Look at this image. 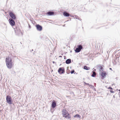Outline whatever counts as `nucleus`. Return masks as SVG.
I'll list each match as a JSON object with an SVG mask.
<instances>
[{
	"label": "nucleus",
	"instance_id": "obj_26",
	"mask_svg": "<svg viewBox=\"0 0 120 120\" xmlns=\"http://www.w3.org/2000/svg\"><path fill=\"white\" fill-rule=\"evenodd\" d=\"M85 84H86L87 85H89V86H90V85L89 84V83H85Z\"/></svg>",
	"mask_w": 120,
	"mask_h": 120
},
{
	"label": "nucleus",
	"instance_id": "obj_34",
	"mask_svg": "<svg viewBox=\"0 0 120 120\" xmlns=\"http://www.w3.org/2000/svg\"><path fill=\"white\" fill-rule=\"evenodd\" d=\"M53 62L54 63V62Z\"/></svg>",
	"mask_w": 120,
	"mask_h": 120
},
{
	"label": "nucleus",
	"instance_id": "obj_37",
	"mask_svg": "<svg viewBox=\"0 0 120 120\" xmlns=\"http://www.w3.org/2000/svg\"><path fill=\"white\" fill-rule=\"evenodd\" d=\"M8 0H7V1Z\"/></svg>",
	"mask_w": 120,
	"mask_h": 120
},
{
	"label": "nucleus",
	"instance_id": "obj_28",
	"mask_svg": "<svg viewBox=\"0 0 120 120\" xmlns=\"http://www.w3.org/2000/svg\"><path fill=\"white\" fill-rule=\"evenodd\" d=\"M89 91V93H90V92H91V91L90 90H88Z\"/></svg>",
	"mask_w": 120,
	"mask_h": 120
},
{
	"label": "nucleus",
	"instance_id": "obj_8",
	"mask_svg": "<svg viewBox=\"0 0 120 120\" xmlns=\"http://www.w3.org/2000/svg\"><path fill=\"white\" fill-rule=\"evenodd\" d=\"M37 30L39 31H41L42 30V27L39 24L37 25L36 26Z\"/></svg>",
	"mask_w": 120,
	"mask_h": 120
},
{
	"label": "nucleus",
	"instance_id": "obj_3",
	"mask_svg": "<svg viewBox=\"0 0 120 120\" xmlns=\"http://www.w3.org/2000/svg\"><path fill=\"white\" fill-rule=\"evenodd\" d=\"M6 100L7 102L9 104H12V99L11 97L7 95L6 98Z\"/></svg>",
	"mask_w": 120,
	"mask_h": 120
},
{
	"label": "nucleus",
	"instance_id": "obj_17",
	"mask_svg": "<svg viewBox=\"0 0 120 120\" xmlns=\"http://www.w3.org/2000/svg\"><path fill=\"white\" fill-rule=\"evenodd\" d=\"M84 69L86 70H88L90 69V68L89 67H87L86 66H84Z\"/></svg>",
	"mask_w": 120,
	"mask_h": 120
},
{
	"label": "nucleus",
	"instance_id": "obj_10",
	"mask_svg": "<svg viewBox=\"0 0 120 120\" xmlns=\"http://www.w3.org/2000/svg\"><path fill=\"white\" fill-rule=\"evenodd\" d=\"M56 105V104L54 100H53L52 102L51 107L52 108H54Z\"/></svg>",
	"mask_w": 120,
	"mask_h": 120
},
{
	"label": "nucleus",
	"instance_id": "obj_22",
	"mask_svg": "<svg viewBox=\"0 0 120 120\" xmlns=\"http://www.w3.org/2000/svg\"><path fill=\"white\" fill-rule=\"evenodd\" d=\"M110 92L112 93H114V92L113 90H110Z\"/></svg>",
	"mask_w": 120,
	"mask_h": 120
},
{
	"label": "nucleus",
	"instance_id": "obj_1",
	"mask_svg": "<svg viewBox=\"0 0 120 120\" xmlns=\"http://www.w3.org/2000/svg\"><path fill=\"white\" fill-rule=\"evenodd\" d=\"M6 62L7 67L9 69H11L12 67V62L11 58L9 57L6 58Z\"/></svg>",
	"mask_w": 120,
	"mask_h": 120
},
{
	"label": "nucleus",
	"instance_id": "obj_25",
	"mask_svg": "<svg viewBox=\"0 0 120 120\" xmlns=\"http://www.w3.org/2000/svg\"><path fill=\"white\" fill-rule=\"evenodd\" d=\"M119 97H120V90H119Z\"/></svg>",
	"mask_w": 120,
	"mask_h": 120
},
{
	"label": "nucleus",
	"instance_id": "obj_5",
	"mask_svg": "<svg viewBox=\"0 0 120 120\" xmlns=\"http://www.w3.org/2000/svg\"><path fill=\"white\" fill-rule=\"evenodd\" d=\"M9 15L10 17L12 19H16V16L11 11L9 12Z\"/></svg>",
	"mask_w": 120,
	"mask_h": 120
},
{
	"label": "nucleus",
	"instance_id": "obj_18",
	"mask_svg": "<svg viewBox=\"0 0 120 120\" xmlns=\"http://www.w3.org/2000/svg\"><path fill=\"white\" fill-rule=\"evenodd\" d=\"M93 74L91 75V76L93 77H95L96 75V72L93 71Z\"/></svg>",
	"mask_w": 120,
	"mask_h": 120
},
{
	"label": "nucleus",
	"instance_id": "obj_36",
	"mask_svg": "<svg viewBox=\"0 0 120 120\" xmlns=\"http://www.w3.org/2000/svg\"><path fill=\"white\" fill-rule=\"evenodd\" d=\"M94 89H95H95H94Z\"/></svg>",
	"mask_w": 120,
	"mask_h": 120
},
{
	"label": "nucleus",
	"instance_id": "obj_12",
	"mask_svg": "<svg viewBox=\"0 0 120 120\" xmlns=\"http://www.w3.org/2000/svg\"><path fill=\"white\" fill-rule=\"evenodd\" d=\"M63 15L65 16L68 17L70 16V14L69 13L66 11L63 12Z\"/></svg>",
	"mask_w": 120,
	"mask_h": 120
},
{
	"label": "nucleus",
	"instance_id": "obj_19",
	"mask_svg": "<svg viewBox=\"0 0 120 120\" xmlns=\"http://www.w3.org/2000/svg\"><path fill=\"white\" fill-rule=\"evenodd\" d=\"M70 93L71 94V95L72 96L74 97V96L75 95L74 94V93L72 91H70Z\"/></svg>",
	"mask_w": 120,
	"mask_h": 120
},
{
	"label": "nucleus",
	"instance_id": "obj_4",
	"mask_svg": "<svg viewBox=\"0 0 120 120\" xmlns=\"http://www.w3.org/2000/svg\"><path fill=\"white\" fill-rule=\"evenodd\" d=\"M82 48L83 47L82 45H77V47L75 50V51L76 52H79Z\"/></svg>",
	"mask_w": 120,
	"mask_h": 120
},
{
	"label": "nucleus",
	"instance_id": "obj_20",
	"mask_svg": "<svg viewBox=\"0 0 120 120\" xmlns=\"http://www.w3.org/2000/svg\"><path fill=\"white\" fill-rule=\"evenodd\" d=\"M89 86V87H90V88H94V86H92V85H90Z\"/></svg>",
	"mask_w": 120,
	"mask_h": 120
},
{
	"label": "nucleus",
	"instance_id": "obj_16",
	"mask_svg": "<svg viewBox=\"0 0 120 120\" xmlns=\"http://www.w3.org/2000/svg\"><path fill=\"white\" fill-rule=\"evenodd\" d=\"M74 118L80 119L81 118L80 116L78 114H76L74 116Z\"/></svg>",
	"mask_w": 120,
	"mask_h": 120
},
{
	"label": "nucleus",
	"instance_id": "obj_29",
	"mask_svg": "<svg viewBox=\"0 0 120 120\" xmlns=\"http://www.w3.org/2000/svg\"><path fill=\"white\" fill-rule=\"evenodd\" d=\"M59 57H62V56H59Z\"/></svg>",
	"mask_w": 120,
	"mask_h": 120
},
{
	"label": "nucleus",
	"instance_id": "obj_13",
	"mask_svg": "<svg viewBox=\"0 0 120 120\" xmlns=\"http://www.w3.org/2000/svg\"><path fill=\"white\" fill-rule=\"evenodd\" d=\"M71 60L70 59H67L66 60L65 63L67 64H69L71 63Z\"/></svg>",
	"mask_w": 120,
	"mask_h": 120
},
{
	"label": "nucleus",
	"instance_id": "obj_6",
	"mask_svg": "<svg viewBox=\"0 0 120 120\" xmlns=\"http://www.w3.org/2000/svg\"><path fill=\"white\" fill-rule=\"evenodd\" d=\"M9 22L10 25L12 26H14L15 24V22L14 19L10 18L9 19Z\"/></svg>",
	"mask_w": 120,
	"mask_h": 120
},
{
	"label": "nucleus",
	"instance_id": "obj_21",
	"mask_svg": "<svg viewBox=\"0 0 120 120\" xmlns=\"http://www.w3.org/2000/svg\"><path fill=\"white\" fill-rule=\"evenodd\" d=\"M74 71H74V70H73L71 71L70 72L71 74H72L74 72Z\"/></svg>",
	"mask_w": 120,
	"mask_h": 120
},
{
	"label": "nucleus",
	"instance_id": "obj_23",
	"mask_svg": "<svg viewBox=\"0 0 120 120\" xmlns=\"http://www.w3.org/2000/svg\"><path fill=\"white\" fill-rule=\"evenodd\" d=\"M21 31H20V30H19V34H20V33H21Z\"/></svg>",
	"mask_w": 120,
	"mask_h": 120
},
{
	"label": "nucleus",
	"instance_id": "obj_14",
	"mask_svg": "<svg viewBox=\"0 0 120 120\" xmlns=\"http://www.w3.org/2000/svg\"><path fill=\"white\" fill-rule=\"evenodd\" d=\"M47 14L49 15H54V13L53 11H49L47 12Z\"/></svg>",
	"mask_w": 120,
	"mask_h": 120
},
{
	"label": "nucleus",
	"instance_id": "obj_31",
	"mask_svg": "<svg viewBox=\"0 0 120 120\" xmlns=\"http://www.w3.org/2000/svg\"><path fill=\"white\" fill-rule=\"evenodd\" d=\"M119 61H120V59L119 60Z\"/></svg>",
	"mask_w": 120,
	"mask_h": 120
},
{
	"label": "nucleus",
	"instance_id": "obj_33",
	"mask_svg": "<svg viewBox=\"0 0 120 120\" xmlns=\"http://www.w3.org/2000/svg\"><path fill=\"white\" fill-rule=\"evenodd\" d=\"M17 32L16 31H15V32H16V33Z\"/></svg>",
	"mask_w": 120,
	"mask_h": 120
},
{
	"label": "nucleus",
	"instance_id": "obj_15",
	"mask_svg": "<svg viewBox=\"0 0 120 120\" xmlns=\"http://www.w3.org/2000/svg\"><path fill=\"white\" fill-rule=\"evenodd\" d=\"M71 16V17H72L76 19H78L79 20H80V18H79V17L76 15H73Z\"/></svg>",
	"mask_w": 120,
	"mask_h": 120
},
{
	"label": "nucleus",
	"instance_id": "obj_35",
	"mask_svg": "<svg viewBox=\"0 0 120 120\" xmlns=\"http://www.w3.org/2000/svg\"><path fill=\"white\" fill-rule=\"evenodd\" d=\"M95 70V69H94V70Z\"/></svg>",
	"mask_w": 120,
	"mask_h": 120
},
{
	"label": "nucleus",
	"instance_id": "obj_9",
	"mask_svg": "<svg viewBox=\"0 0 120 120\" xmlns=\"http://www.w3.org/2000/svg\"><path fill=\"white\" fill-rule=\"evenodd\" d=\"M96 67L97 69L99 70L100 72L103 71V67L101 66L98 65Z\"/></svg>",
	"mask_w": 120,
	"mask_h": 120
},
{
	"label": "nucleus",
	"instance_id": "obj_30",
	"mask_svg": "<svg viewBox=\"0 0 120 120\" xmlns=\"http://www.w3.org/2000/svg\"><path fill=\"white\" fill-rule=\"evenodd\" d=\"M113 97L114 98H115V96H114H114H113Z\"/></svg>",
	"mask_w": 120,
	"mask_h": 120
},
{
	"label": "nucleus",
	"instance_id": "obj_24",
	"mask_svg": "<svg viewBox=\"0 0 120 120\" xmlns=\"http://www.w3.org/2000/svg\"><path fill=\"white\" fill-rule=\"evenodd\" d=\"M108 88L109 89H112V88L111 87H109Z\"/></svg>",
	"mask_w": 120,
	"mask_h": 120
},
{
	"label": "nucleus",
	"instance_id": "obj_32",
	"mask_svg": "<svg viewBox=\"0 0 120 120\" xmlns=\"http://www.w3.org/2000/svg\"><path fill=\"white\" fill-rule=\"evenodd\" d=\"M118 90L117 89L116 90Z\"/></svg>",
	"mask_w": 120,
	"mask_h": 120
},
{
	"label": "nucleus",
	"instance_id": "obj_11",
	"mask_svg": "<svg viewBox=\"0 0 120 120\" xmlns=\"http://www.w3.org/2000/svg\"><path fill=\"white\" fill-rule=\"evenodd\" d=\"M100 73L101 74V76L103 77H105L106 75V72H105L102 71L100 72Z\"/></svg>",
	"mask_w": 120,
	"mask_h": 120
},
{
	"label": "nucleus",
	"instance_id": "obj_7",
	"mask_svg": "<svg viewBox=\"0 0 120 120\" xmlns=\"http://www.w3.org/2000/svg\"><path fill=\"white\" fill-rule=\"evenodd\" d=\"M58 72L60 74H63L65 72L64 69L63 68H60L58 70Z\"/></svg>",
	"mask_w": 120,
	"mask_h": 120
},
{
	"label": "nucleus",
	"instance_id": "obj_2",
	"mask_svg": "<svg viewBox=\"0 0 120 120\" xmlns=\"http://www.w3.org/2000/svg\"><path fill=\"white\" fill-rule=\"evenodd\" d=\"M62 114L63 115V116L65 118L68 117V119H70L71 118L69 113H68V112L66 109H64L62 110Z\"/></svg>",
	"mask_w": 120,
	"mask_h": 120
},
{
	"label": "nucleus",
	"instance_id": "obj_27",
	"mask_svg": "<svg viewBox=\"0 0 120 120\" xmlns=\"http://www.w3.org/2000/svg\"><path fill=\"white\" fill-rule=\"evenodd\" d=\"M109 69H110V70H111L112 71V69L111 68H109Z\"/></svg>",
	"mask_w": 120,
	"mask_h": 120
}]
</instances>
